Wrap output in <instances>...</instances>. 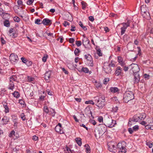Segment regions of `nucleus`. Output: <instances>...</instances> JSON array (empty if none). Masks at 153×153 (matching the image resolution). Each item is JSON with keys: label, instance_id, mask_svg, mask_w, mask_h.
<instances>
[{"label": "nucleus", "instance_id": "8", "mask_svg": "<svg viewBox=\"0 0 153 153\" xmlns=\"http://www.w3.org/2000/svg\"><path fill=\"white\" fill-rule=\"evenodd\" d=\"M141 13L142 15L145 17V15L148 16H149L150 14L148 12V8L146 7L145 5H142L140 7Z\"/></svg>", "mask_w": 153, "mask_h": 153}, {"label": "nucleus", "instance_id": "59", "mask_svg": "<svg viewBox=\"0 0 153 153\" xmlns=\"http://www.w3.org/2000/svg\"><path fill=\"white\" fill-rule=\"evenodd\" d=\"M63 25L65 27H66L67 25H69L70 23L67 21H65L63 23Z\"/></svg>", "mask_w": 153, "mask_h": 153}, {"label": "nucleus", "instance_id": "10", "mask_svg": "<svg viewBox=\"0 0 153 153\" xmlns=\"http://www.w3.org/2000/svg\"><path fill=\"white\" fill-rule=\"evenodd\" d=\"M107 145L108 150L111 152H114L115 149H116L114 142H109L108 143Z\"/></svg>", "mask_w": 153, "mask_h": 153}, {"label": "nucleus", "instance_id": "2", "mask_svg": "<svg viewBox=\"0 0 153 153\" xmlns=\"http://www.w3.org/2000/svg\"><path fill=\"white\" fill-rule=\"evenodd\" d=\"M95 102L96 105L100 109L102 108L105 105V100L104 98H99L98 97H95Z\"/></svg>", "mask_w": 153, "mask_h": 153}, {"label": "nucleus", "instance_id": "24", "mask_svg": "<svg viewBox=\"0 0 153 153\" xmlns=\"http://www.w3.org/2000/svg\"><path fill=\"white\" fill-rule=\"evenodd\" d=\"M85 113L88 116L90 117V115L91 116V112L89 108H85Z\"/></svg>", "mask_w": 153, "mask_h": 153}, {"label": "nucleus", "instance_id": "6", "mask_svg": "<svg viewBox=\"0 0 153 153\" xmlns=\"http://www.w3.org/2000/svg\"><path fill=\"white\" fill-rule=\"evenodd\" d=\"M85 58L87 60V63L90 66L92 67L94 65L93 61L91 56L89 54L85 55Z\"/></svg>", "mask_w": 153, "mask_h": 153}, {"label": "nucleus", "instance_id": "15", "mask_svg": "<svg viewBox=\"0 0 153 153\" xmlns=\"http://www.w3.org/2000/svg\"><path fill=\"white\" fill-rule=\"evenodd\" d=\"M122 68L120 67H118L116 69L115 74L116 76H119L121 74L122 72Z\"/></svg>", "mask_w": 153, "mask_h": 153}, {"label": "nucleus", "instance_id": "5", "mask_svg": "<svg viewBox=\"0 0 153 153\" xmlns=\"http://www.w3.org/2000/svg\"><path fill=\"white\" fill-rule=\"evenodd\" d=\"M105 123L107 126L110 128L113 127L116 124V121L108 118L106 120Z\"/></svg>", "mask_w": 153, "mask_h": 153}, {"label": "nucleus", "instance_id": "27", "mask_svg": "<svg viewBox=\"0 0 153 153\" xmlns=\"http://www.w3.org/2000/svg\"><path fill=\"white\" fill-rule=\"evenodd\" d=\"M49 114L52 116L54 117L55 114V112L54 109L51 108H49Z\"/></svg>", "mask_w": 153, "mask_h": 153}, {"label": "nucleus", "instance_id": "63", "mask_svg": "<svg viewBox=\"0 0 153 153\" xmlns=\"http://www.w3.org/2000/svg\"><path fill=\"white\" fill-rule=\"evenodd\" d=\"M17 3L19 5L21 6L22 4V1L21 0H18Z\"/></svg>", "mask_w": 153, "mask_h": 153}, {"label": "nucleus", "instance_id": "60", "mask_svg": "<svg viewBox=\"0 0 153 153\" xmlns=\"http://www.w3.org/2000/svg\"><path fill=\"white\" fill-rule=\"evenodd\" d=\"M98 120L101 123L103 121V118L102 117L100 116L98 118Z\"/></svg>", "mask_w": 153, "mask_h": 153}, {"label": "nucleus", "instance_id": "16", "mask_svg": "<svg viewBox=\"0 0 153 153\" xmlns=\"http://www.w3.org/2000/svg\"><path fill=\"white\" fill-rule=\"evenodd\" d=\"M110 91L111 92L113 93H119V90L117 87H112L110 88Z\"/></svg>", "mask_w": 153, "mask_h": 153}, {"label": "nucleus", "instance_id": "40", "mask_svg": "<svg viewBox=\"0 0 153 153\" xmlns=\"http://www.w3.org/2000/svg\"><path fill=\"white\" fill-rule=\"evenodd\" d=\"M95 86L97 88H101L102 86L100 83L97 82L96 81L95 82Z\"/></svg>", "mask_w": 153, "mask_h": 153}, {"label": "nucleus", "instance_id": "9", "mask_svg": "<svg viewBox=\"0 0 153 153\" xmlns=\"http://www.w3.org/2000/svg\"><path fill=\"white\" fill-rule=\"evenodd\" d=\"M117 148L119 149V153H126V148L122 145L121 143H119L117 146Z\"/></svg>", "mask_w": 153, "mask_h": 153}, {"label": "nucleus", "instance_id": "49", "mask_svg": "<svg viewBox=\"0 0 153 153\" xmlns=\"http://www.w3.org/2000/svg\"><path fill=\"white\" fill-rule=\"evenodd\" d=\"M48 57V56L47 55H45L42 58V61L44 62H45L46 61Z\"/></svg>", "mask_w": 153, "mask_h": 153}, {"label": "nucleus", "instance_id": "20", "mask_svg": "<svg viewBox=\"0 0 153 153\" xmlns=\"http://www.w3.org/2000/svg\"><path fill=\"white\" fill-rule=\"evenodd\" d=\"M140 80V78L138 74H134V83H137Z\"/></svg>", "mask_w": 153, "mask_h": 153}, {"label": "nucleus", "instance_id": "34", "mask_svg": "<svg viewBox=\"0 0 153 153\" xmlns=\"http://www.w3.org/2000/svg\"><path fill=\"white\" fill-rule=\"evenodd\" d=\"M146 144L149 148H151L153 146V142L151 141H147Z\"/></svg>", "mask_w": 153, "mask_h": 153}, {"label": "nucleus", "instance_id": "23", "mask_svg": "<svg viewBox=\"0 0 153 153\" xmlns=\"http://www.w3.org/2000/svg\"><path fill=\"white\" fill-rule=\"evenodd\" d=\"M86 148V152L87 153H90L91 151L89 146L88 144H86L84 146Z\"/></svg>", "mask_w": 153, "mask_h": 153}, {"label": "nucleus", "instance_id": "32", "mask_svg": "<svg viewBox=\"0 0 153 153\" xmlns=\"http://www.w3.org/2000/svg\"><path fill=\"white\" fill-rule=\"evenodd\" d=\"M147 122H148V124L149 125H153V119L151 118H147Z\"/></svg>", "mask_w": 153, "mask_h": 153}, {"label": "nucleus", "instance_id": "52", "mask_svg": "<svg viewBox=\"0 0 153 153\" xmlns=\"http://www.w3.org/2000/svg\"><path fill=\"white\" fill-rule=\"evenodd\" d=\"M21 118L22 119L23 121L25 120V115L24 114V113H22L20 115Z\"/></svg>", "mask_w": 153, "mask_h": 153}, {"label": "nucleus", "instance_id": "12", "mask_svg": "<svg viewBox=\"0 0 153 153\" xmlns=\"http://www.w3.org/2000/svg\"><path fill=\"white\" fill-rule=\"evenodd\" d=\"M55 130L57 132L59 133L60 134H62L64 133L63 131L62 130L61 125L60 123H58L55 127Z\"/></svg>", "mask_w": 153, "mask_h": 153}, {"label": "nucleus", "instance_id": "22", "mask_svg": "<svg viewBox=\"0 0 153 153\" xmlns=\"http://www.w3.org/2000/svg\"><path fill=\"white\" fill-rule=\"evenodd\" d=\"M123 27L121 28V35H123L124 34L127 29L126 26L125 25H122Z\"/></svg>", "mask_w": 153, "mask_h": 153}, {"label": "nucleus", "instance_id": "1", "mask_svg": "<svg viewBox=\"0 0 153 153\" xmlns=\"http://www.w3.org/2000/svg\"><path fill=\"white\" fill-rule=\"evenodd\" d=\"M123 99L124 102H128L129 101L134 99V93L131 91H126L124 95Z\"/></svg>", "mask_w": 153, "mask_h": 153}, {"label": "nucleus", "instance_id": "31", "mask_svg": "<svg viewBox=\"0 0 153 153\" xmlns=\"http://www.w3.org/2000/svg\"><path fill=\"white\" fill-rule=\"evenodd\" d=\"M14 84L13 82H10L8 88L9 89L13 90L14 88Z\"/></svg>", "mask_w": 153, "mask_h": 153}, {"label": "nucleus", "instance_id": "25", "mask_svg": "<svg viewBox=\"0 0 153 153\" xmlns=\"http://www.w3.org/2000/svg\"><path fill=\"white\" fill-rule=\"evenodd\" d=\"M75 140L77 144L79 146H81L82 145V139L80 138H76L75 139Z\"/></svg>", "mask_w": 153, "mask_h": 153}, {"label": "nucleus", "instance_id": "26", "mask_svg": "<svg viewBox=\"0 0 153 153\" xmlns=\"http://www.w3.org/2000/svg\"><path fill=\"white\" fill-rule=\"evenodd\" d=\"M10 82L14 81H16L17 79L16 77L14 76H12L9 79Z\"/></svg>", "mask_w": 153, "mask_h": 153}, {"label": "nucleus", "instance_id": "7", "mask_svg": "<svg viewBox=\"0 0 153 153\" xmlns=\"http://www.w3.org/2000/svg\"><path fill=\"white\" fill-rule=\"evenodd\" d=\"M9 58L11 62L13 64L16 63L19 60L18 56L14 53L11 54Z\"/></svg>", "mask_w": 153, "mask_h": 153}, {"label": "nucleus", "instance_id": "30", "mask_svg": "<svg viewBox=\"0 0 153 153\" xmlns=\"http://www.w3.org/2000/svg\"><path fill=\"white\" fill-rule=\"evenodd\" d=\"M43 111L46 114H48L49 112V109L48 108L47 106L45 105L44 106Z\"/></svg>", "mask_w": 153, "mask_h": 153}, {"label": "nucleus", "instance_id": "43", "mask_svg": "<svg viewBox=\"0 0 153 153\" xmlns=\"http://www.w3.org/2000/svg\"><path fill=\"white\" fill-rule=\"evenodd\" d=\"M81 3H82V9H85L87 6V4L84 2H82Z\"/></svg>", "mask_w": 153, "mask_h": 153}, {"label": "nucleus", "instance_id": "61", "mask_svg": "<svg viewBox=\"0 0 153 153\" xmlns=\"http://www.w3.org/2000/svg\"><path fill=\"white\" fill-rule=\"evenodd\" d=\"M128 131L130 134H132L134 131L133 128H128Z\"/></svg>", "mask_w": 153, "mask_h": 153}, {"label": "nucleus", "instance_id": "18", "mask_svg": "<svg viewBox=\"0 0 153 153\" xmlns=\"http://www.w3.org/2000/svg\"><path fill=\"white\" fill-rule=\"evenodd\" d=\"M89 41L87 38L84 37L83 39L82 44L84 46L87 45L89 44Z\"/></svg>", "mask_w": 153, "mask_h": 153}, {"label": "nucleus", "instance_id": "41", "mask_svg": "<svg viewBox=\"0 0 153 153\" xmlns=\"http://www.w3.org/2000/svg\"><path fill=\"white\" fill-rule=\"evenodd\" d=\"M133 122H135L134 121L133 117L132 118L130 119L128 122L129 126H131L132 125Z\"/></svg>", "mask_w": 153, "mask_h": 153}, {"label": "nucleus", "instance_id": "39", "mask_svg": "<svg viewBox=\"0 0 153 153\" xmlns=\"http://www.w3.org/2000/svg\"><path fill=\"white\" fill-rule=\"evenodd\" d=\"M109 81V78H105L103 81V83L105 85H106L108 84V82Z\"/></svg>", "mask_w": 153, "mask_h": 153}, {"label": "nucleus", "instance_id": "29", "mask_svg": "<svg viewBox=\"0 0 153 153\" xmlns=\"http://www.w3.org/2000/svg\"><path fill=\"white\" fill-rule=\"evenodd\" d=\"M4 26L7 27H10V23L9 22V21L7 19H6L4 21Z\"/></svg>", "mask_w": 153, "mask_h": 153}, {"label": "nucleus", "instance_id": "45", "mask_svg": "<svg viewBox=\"0 0 153 153\" xmlns=\"http://www.w3.org/2000/svg\"><path fill=\"white\" fill-rule=\"evenodd\" d=\"M15 131L14 130H13L9 135V136L10 137H13V135H15Z\"/></svg>", "mask_w": 153, "mask_h": 153}, {"label": "nucleus", "instance_id": "64", "mask_svg": "<svg viewBox=\"0 0 153 153\" xmlns=\"http://www.w3.org/2000/svg\"><path fill=\"white\" fill-rule=\"evenodd\" d=\"M74 41V39L73 38H70L69 39V42L70 43H73Z\"/></svg>", "mask_w": 153, "mask_h": 153}, {"label": "nucleus", "instance_id": "4", "mask_svg": "<svg viewBox=\"0 0 153 153\" xmlns=\"http://www.w3.org/2000/svg\"><path fill=\"white\" fill-rule=\"evenodd\" d=\"M129 68L134 74L140 71V69L138 65L135 64L133 63L130 65L129 66Z\"/></svg>", "mask_w": 153, "mask_h": 153}, {"label": "nucleus", "instance_id": "13", "mask_svg": "<svg viewBox=\"0 0 153 153\" xmlns=\"http://www.w3.org/2000/svg\"><path fill=\"white\" fill-rule=\"evenodd\" d=\"M8 35L13 38H15L17 36V34H16L14 32V29L12 28H11L10 29Z\"/></svg>", "mask_w": 153, "mask_h": 153}, {"label": "nucleus", "instance_id": "53", "mask_svg": "<svg viewBox=\"0 0 153 153\" xmlns=\"http://www.w3.org/2000/svg\"><path fill=\"white\" fill-rule=\"evenodd\" d=\"M61 68L62 70V71L66 74H68V72L66 71L64 68Z\"/></svg>", "mask_w": 153, "mask_h": 153}, {"label": "nucleus", "instance_id": "44", "mask_svg": "<svg viewBox=\"0 0 153 153\" xmlns=\"http://www.w3.org/2000/svg\"><path fill=\"white\" fill-rule=\"evenodd\" d=\"M85 103L86 104H92V105L94 104V102L91 100L86 101Z\"/></svg>", "mask_w": 153, "mask_h": 153}, {"label": "nucleus", "instance_id": "28", "mask_svg": "<svg viewBox=\"0 0 153 153\" xmlns=\"http://www.w3.org/2000/svg\"><path fill=\"white\" fill-rule=\"evenodd\" d=\"M34 80V78L30 76H27V80L28 82H31L33 83H34L35 82Z\"/></svg>", "mask_w": 153, "mask_h": 153}, {"label": "nucleus", "instance_id": "33", "mask_svg": "<svg viewBox=\"0 0 153 153\" xmlns=\"http://www.w3.org/2000/svg\"><path fill=\"white\" fill-rule=\"evenodd\" d=\"M12 94L14 97L17 98H18L20 96L19 93L17 91H15L12 93Z\"/></svg>", "mask_w": 153, "mask_h": 153}, {"label": "nucleus", "instance_id": "54", "mask_svg": "<svg viewBox=\"0 0 153 153\" xmlns=\"http://www.w3.org/2000/svg\"><path fill=\"white\" fill-rule=\"evenodd\" d=\"M21 59L22 62L25 63H27V61L26 59H25L24 57H22L21 58Z\"/></svg>", "mask_w": 153, "mask_h": 153}, {"label": "nucleus", "instance_id": "14", "mask_svg": "<svg viewBox=\"0 0 153 153\" xmlns=\"http://www.w3.org/2000/svg\"><path fill=\"white\" fill-rule=\"evenodd\" d=\"M12 120L13 122L14 123L13 126H14L17 127L18 124V118L17 116L15 115H13L12 116Z\"/></svg>", "mask_w": 153, "mask_h": 153}, {"label": "nucleus", "instance_id": "58", "mask_svg": "<svg viewBox=\"0 0 153 153\" xmlns=\"http://www.w3.org/2000/svg\"><path fill=\"white\" fill-rule=\"evenodd\" d=\"M140 124L144 126H146V125H148V122H146L145 121H142L141 123Z\"/></svg>", "mask_w": 153, "mask_h": 153}, {"label": "nucleus", "instance_id": "56", "mask_svg": "<svg viewBox=\"0 0 153 153\" xmlns=\"http://www.w3.org/2000/svg\"><path fill=\"white\" fill-rule=\"evenodd\" d=\"M47 92L49 95H52L53 93L51 91H50L49 89H47L46 90Z\"/></svg>", "mask_w": 153, "mask_h": 153}, {"label": "nucleus", "instance_id": "11", "mask_svg": "<svg viewBox=\"0 0 153 153\" xmlns=\"http://www.w3.org/2000/svg\"><path fill=\"white\" fill-rule=\"evenodd\" d=\"M100 126L99 134L101 135L105 132L107 130V126L105 125L102 124L100 125Z\"/></svg>", "mask_w": 153, "mask_h": 153}, {"label": "nucleus", "instance_id": "62", "mask_svg": "<svg viewBox=\"0 0 153 153\" xmlns=\"http://www.w3.org/2000/svg\"><path fill=\"white\" fill-rule=\"evenodd\" d=\"M33 1L34 0H28L27 1V4L28 5H30L32 3Z\"/></svg>", "mask_w": 153, "mask_h": 153}, {"label": "nucleus", "instance_id": "17", "mask_svg": "<svg viewBox=\"0 0 153 153\" xmlns=\"http://www.w3.org/2000/svg\"><path fill=\"white\" fill-rule=\"evenodd\" d=\"M118 60L119 63L122 66H124L125 65V63L123 62V58L120 56H118Z\"/></svg>", "mask_w": 153, "mask_h": 153}, {"label": "nucleus", "instance_id": "50", "mask_svg": "<svg viewBox=\"0 0 153 153\" xmlns=\"http://www.w3.org/2000/svg\"><path fill=\"white\" fill-rule=\"evenodd\" d=\"M79 52V50L78 49L76 48L74 50V53L76 55L78 56V53Z\"/></svg>", "mask_w": 153, "mask_h": 153}, {"label": "nucleus", "instance_id": "48", "mask_svg": "<svg viewBox=\"0 0 153 153\" xmlns=\"http://www.w3.org/2000/svg\"><path fill=\"white\" fill-rule=\"evenodd\" d=\"M122 25H125L126 26V27H128L130 26V22L129 21H128L126 23H123L122 24Z\"/></svg>", "mask_w": 153, "mask_h": 153}, {"label": "nucleus", "instance_id": "51", "mask_svg": "<svg viewBox=\"0 0 153 153\" xmlns=\"http://www.w3.org/2000/svg\"><path fill=\"white\" fill-rule=\"evenodd\" d=\"M134 131H137L139 129V126L138 125H135L133 127Z\"/></svg>", "mask_w": 153, "mask_h": 153}, {"label": "nucleus", "instance_id": "36", "mask_svg": "<svg viewBox=\"0 0 153 153\" xmlns=\"http://www.w3.org/2000/svg\"><path fill=\"white\" fill-rule=\"evenodd\" d=\"M4 112L5 113H8L9 112V108L7 105H4Z\"/></svg>", "mask_w": 153, "mask_h": 153}, {"label": "nucleus", "instance_id": "47", "mask_svg": "<svg viewBox=\"0 0 153 153\" xmlns=\"http://www.w3.org/2000/svg\"><path fill=\"white\" fill-rule=\"evenodd\" d=\"M76 44L78 47H79L81 45L82 42L80 41H76Z\"/></svg>", "mask_w": 153, "mask_h": 153}, {"label": "nucleus", "instance_id": "46", "mask_svg": "<svg viewBox=\"0 0 153 153\" xmlns=\"http://www.w3.org/2000/svg\"><path fill=\"white\" fill-rule=\"evenodd\" d=\"M13 19L15 22H19L20 21V19L18 17H14Z\"/></svg>", "mask_w": 153, "mask_h": 153}, {"label": "nucleus", "instance_id": "35", "mask_svg": "<svg viewBox=\"0 0 153 153\" xmlns=\"http://www.w3.org/2000/svg\"><path fill=\"white\" fill-rule=\"evenodd\" d=\"M2 120L3 121L4 124H7L9 121V119H7V117H4L2 119Z\"/></svg>", "mask_w": 153, "mask_h": 153}, {"label": "nucleus", "instance_id": "55", "mask_svg": "<svg viewBox=\"0 0 153 153\" xmlns=\"http://www.w3.org/2000/svg\"><path fill=\"white\" fill-rule=\"evenodd\" d=\"M118 110V107L117 106H115L114 107H113L112 108L113 111L115 112H116Z\"/></svg>", "mask_w": 153, "mask_h": 153}, {"label": "nucleus", "instance_id": "37", "mask_svg": "<svg viewBox=\"0 0 153 153\" xmlns=\"http://www.w3.org/2000/svg\"><path fill=\"white\" fill-rule=\"evenodd\" d=\"M146 128L147 129H150L153 130V125H146L145 126Z\"/></svg>", "mask_w": 153, "mask_h": 153}, {"label": "nucleus", "instance_id": "38", "mask_svg": "<svg viewBox=\"0 0 153 153\" xmlns=\"http://www.w3.org/2000/svg\"><path fill=\"white\" fill-rule=\"evenodd\" d=\"M79 24L81 26V27H82L83 29L84 30H87V28H86V27L85 26H83L82 23L81 22H79Z\"/></svg>", "mask_w": 153, "mask_h": 153}, {"label": "nucleus", "instance_id": "19", "mask_svg": "<svg viewBox=\"0 0 153 153\" xmlns=\"http://www.w3.org/2000/svg\"><path fill=\"white\" fill-rule=\"evenodd\" d=\"M51 74V71H49L46 72L45 76V79L47 80H48L50 77Z\"/></svg>", "mask_w": 153, "mask_h": 153}, {"label": "nucleus", "instance_id": "21", "mask_svg": "<svg viewBox=\"0 0 153 153\" xmlns=\"http://www.w3.org/2000/svg\"><path fill=\"white\" fill-rule=\"evenodd\" d=\"M42 23L45 25H49L50 23H51V21L47 18L45 19L42 21Z\"/></svg>", "mask_w": 153, "mask_h": 153}, {"label": "nucleus", "instance_id": "3", "mask_svg": "<svg viewBox=\"0 0 153 153\" xmlns=\"http://www.w3.org/2000/svg\"><path fill=\"white\" fill-rule=\"evenodd\" d=\"M146 117V114L144 113L137 114L134 117V120L135 122H138L144 119Z\"/></svg>", "mask_w": 153, "mask_h": 153}, {"label": "nucleus", "instance_id": "42", "mask_svg": "<svg viewBox=\"0 0 153 153\" xmlns=\"http://www.w3.org/2000/svg\"><path fill=\"white\" fill-rule=\"evenodd\" d=\"M81 71L85 73H88L89 71V70L87 68L83 67L82 68Z\"/></svg>", "mask_w": 153, "mask_h": 153}, {"label": "nucleus", "instance_id": "57", "mask_svg": "<svg viewBox=\"0 0 153 153\" xmlns=\"http://www.w3.org/2000/svg\"><path fill=\"white\" fill-rule=\"evenodd\" d=\"M40 20L39 19H36L35 20V23L38 25H40L41 23H40Z\"/></svg>", "mask_w": 153, "mask_h": 153}]
</instances>
